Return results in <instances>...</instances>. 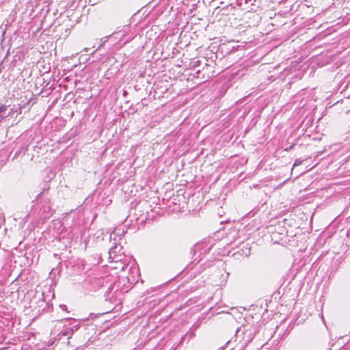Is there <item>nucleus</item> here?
Instances as JSON below:
<instances>
[{"mask_svg":"<svg viewBox=\"0 0 350 350\" xmlns=\"http://www.w3.org/2000/svg\"><path fill=\"white\" fill-rule=\"evenodd\" d=\"M117 249H118V247H114L113 248H111L109 250V258H111L112 260V261H113V262H119L122 261V255H118V256L116 255Z\"/></svg>","mask_w":350,"mask_h":350,"instance_id":"f257e3e1","label":"nucleus"},{"mask_svg":"<svg viewBox=\"0 0 350 350\" xmlns=\"http://www.w3.org/2000/svg\"><path fill=\"white\" fill-rule=\"evenodd\" d=\"M8 107L5 105H1L0 106V122L5 118L8 116V114L6 113V111Z\"/></svg>","mask_w":350,"mask_h":350,"instance_id":"f03ea898","label":"nucleus"},{"mask_svg":"<svg viewBox=\"0 0 350 350\" xmlns=\"http://www.w3.org/2000/svg\"><path fill=\"white\" fill-rule=\"evenodd\" d=\"M60 308H61L63 310H67V308H66V305H60Z\"/></svg>","mask_w":350,"mask_h":350,"instance_id":"7ed1b4c3","label":"nucleus"},{"mask_svg":"<svg viewBox=\"0 0 350 350\" xmlns=\"http://www.w3.org/2000/svg\"><path fill=\"white\" fill-rule=\"evenodd\" d=\"M301 163V161H298V160H295V162L294 163V166L295 165H298Z\"/></svg>","mask_w":350,"mask_h":350,"instance_id":"20e7f679","label":"nucleus"},{"mask_svg":"<svg viewBox=\"0 0 350 350\" xmlns=\"http://www.w3.org/2000/svg\"><path fill=\"white\" fill-rule=\"evenodd\" d=\"M121 265H122V266H121V267H120V268H121L122 269H124V265H122V262H121Z\"/></svg>","mask_w":350,"mask_h":350,"instance_id":"39448f33","label":"nucleus"}]
</instances>
